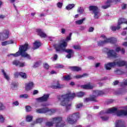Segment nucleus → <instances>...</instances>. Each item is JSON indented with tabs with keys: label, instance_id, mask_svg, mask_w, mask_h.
<instances>
[{
	"label": "nucleus",
	"instance_id": "obj_53",
	"mask_svg": "<svg viewBox=\"0 0 127 127\" xmlns=\"http://www.w3.org/2000/svg\"><path fill=\"white\" fill-rule=\"evenodd\" d=\"M14 76L15 78H18V76H20V72H16L14 73Z\"/></svg>",
	"mask_w": 127,
	"mask_h": 127
},
{
	"label": "nucleus",
	"instance_id": "obj_62",
	"mask_svg": "<svg viewBox=\"0 0 127 127\" xmlns=\"http://www.w3.org/2000/svg\"><path fill=\"white\" fill-rule=\"evenodd\" d=\"M39 93L38 90H34L33 92V95H37V94Z\"/></svg>",
	"mask_w": 127,
	"mask_h": 127
},
{
	"label": "nucleus",
	"instance_id": "obj_45",
	"mask_svg": "<svg viewBox=\"0 0 127 127\" xmlns=\"http://www.w3.org/2000/svg\"><path fill=\"white\" fill-rule=\"evenodd\" d=\"M20 98H23V99H27V98H28V95L21 94L20 95Z\"/></svg>",
	"mask_w": 127,
	"mask_h": 127
},
{
	"label": "nucleus",
	"instance_id": "obj_57",
	"mask_svg": "<svg viewBox=\"0 0 127 127\" xmlns=\"http://www.w3.org/2000/svg\"><path fill=\"white\" fill-rule=\"evenodd\" d=\"M111 29L112 30V31H116L117 30V27L112 26L111 27Z\"/></svg>",
	"mask_w": 127,
	"mask_h": 127
},
{
	"label": "nucleus",
	"instance_id": "obj_42",
	"mask_svg": "<svg viewBox=\"0 0 127 127\" xmlns=\"http://www.w3.org/2000/svg\"><path fill=\"white\" fill-rule=\"evenodd\" d=\"M111 3H108V1L106 2V5L102 6V8H104V9H106L108 7H110L111 6Z\"/></svg>",
	"mask_w": 127,
	"mask_h": 127
},
{
	"label": "nucleus",
	"instance_id": "obj_50",
	"mask_svg": "<svg viewBox=\"0 0 127 127\" xmlns=\"http://www.w3.org/2000/svg\"><path fill=\"white\" fill-rule=\"evenodd\" d=\"M62 5H63V2H59L57 3V6L59 7V8H61L62 7Z\"/></svg>",
	"mask_w": 127,
	"mask_h": 127
},
{
	"label": "nucleus",
	"instance_id": "obj_23",
	"mask_svg": "<svg viewBox=\"0 0 127 127\" xmlns=\"http://www.w3.org/2000/svg\"><path fill=\"white\" fill-rule=\"evenodd\" d=\"M69 69L72 71H74L75 72H79V71L82 70V68L79 66H70Z\"/></svg>",
	"mask_w": 127,
	"mask_h": 127
},
{
	"label": "nucleus",
	"instance_id": "obj_5",
	"mask_svg": "<svg viewBox=\"0 0 127 127\" xmlns=\"http://www.w3.org/2000/svg\"><path fill=\"white\" fill-rule=\"evenodd\" d=\"M106 94L105 90H95L93 92V94L89 98H85L84 99L85 103H88V102H96V98L99 96H103Z\"/></svg>",
	"mask_w": 127,
	"mask_h": 127
},
{
	"label": "nucleus",
	"instance_id": "obj_22",
	"mask_svg": "<svg viewBox=\"0 0 127 127\" xmlns=\"http://www.w3.org/2000/svg\"><path fill=\"white\" fill-rule=\"evenodd\" d=\"M1 72L3 74V76L4 79H5V80H6L7 81H9V80H10V77H9V75H8V74H7V73H6L3 69L1 70Z\"/></svg>",
	"mask_w": 127,
	"mask_h": 127
},
{
	"label": "nucleus",
	"instance_id": "obj_64",
	"mask_svg": "<svg viewBox=\"0 0 127 127\" xmlns=\"http://www.w3.org/2000/svg\"><path fill=\"white\" fill-rule=\"evenodd\" d=\"M13 105H14V106H18V105H19V103H18V101H15L13 102Z\"/></svg>",
	"mask_w": 127,
	"mask_h": 127
},
{
	"label": "nucleus",
	"instance_id": "obj_24",
	"mask_svg": "<svg viewBox=\"0 0 127 127\" xmlns=\"http://www.w3.org/2000/svg\"><path fill=\"white\" fill-rule=\"evenodd\" d=\"M13 43H14V42H13V40H11L10 41H6L2 42L1 45L2 46H5L6 45H8V44H13Z\"/></svg>",
	"mask_w": 127,
	"mask_h": 127
},
{
	"label": "nucleus",
	"instance_id": "obj_60",
	"mask_svg": "<svg viewBox=\"0 0 127 127\" xmlns=\"http://www.w3.org/2000/svg\"><path fill=\"white\" fill-rule=\"evenodd\" d=\"M77 11L79 12V13H83V10L80 7L78 9Z\"/></svg>",
	"mask_w": 127,
	"mask_h": 127
},
{
	"label": "nucleus",
	"instance_id": "obj_21",
	"mask_svg": "<svg viewBox=\"0 0 127 127\" xmlns=\"http://www.w3.org/2000/svg\"><path fill=\"white\" fill-rule=\"evenodd\" d=\"M41 45V44L40 43V42L36 41L34 43V47H33V50H35V49H38L40 47Z\"/></svg>",
	"mask_w": 127,
	"mask_h": 127
},
{
	"label": "nucleus",
	"instance_id": "obj_25",
	"mask_svg": "<svg viewBox=\"0 0 127 127\" xmlns=\"http://www.w3.org/2000/svg\"><path fill=\"white\" fill-rule=\"evenodd\" d=\"M53 88H54V89H62V88H64V86L57 82V84L53 85Z\"/></svg>",
	"mask_w": 127,
	"mask_h": 127
},
{
	"label": "nucleus",
	"instance_id": "obj_59",
	"mask_svg": "<svg viewBox=\"0 0 127 127\" xmlns=\"http://www.w3.org/2000/svg\"><path fill=\"white\" fill-rule=\"evenodd\" d=\"M101 65V63H96L95 64V68H98L99 67V66Z\"/></svg>",
	"mask_w": 127,
	"mask_h": 127
},
{
	"label": "nucleus",
	"instance_id": "obj_7",
	"mask_svg": "<svg viewBox=\"0 0 127 127\" xmlns=\"http://www.w3.org/2000/svg\"><path fill=\"white\" fill-rule=\"evenodd\" d=\"M55 127H63L65 126V123H62V117H57L52 118L51 119Z\"/></svg>",
	"mask_w": 127,
	"mask_h": 127
},
{
	"label": "nucleus",
	"instance_id": "obj_30",
	"mask_svg": "<svg viewBox=\"0 0 127 127\" xmlns=\"http://www.w3.org/2000/svg\"><path fill=\"white\" fill-rule=\"evenodd\" d=\"M20 76L22 79H27V74L26 73L23 72H20Z\"/></svg>",
	"mask_w": 127,
	"mask_h": 127
},
{
	"label": "nucleus",
	"instance_id": "obj_2",
	"mask_svg": "<svg viewBox=\"0 0 127 127\" xmlns=\"http://www.w3.org/2000/svg\"><path fill=\"white\" fill-rule=\"evenodd\" d=\"M76 97L75 93H68L66 94L61 96L59 98V101L60 102L61 106L63 107H65L66 111H69L72 103L70 102V99H74Z\"/></svg>",
	"mask_w": 127,
	"mask_h": 127
},
{
	"label": "nucleus",
	"instance_id": "obj_18",
	"mask_svg": "<svg viewBox=\"0 0 127 127\" xmlns=\"http://www.w3.org/2000/svg\"><path fill=\"white\" fill-rule=\"evenodd\" d=\"M36 32L37 33L38 35L40 36V37H46L47 35L46 34L42 31V30L40 29H37L36 30Z\"/></svg>",
	"mask_w": 127,
	"mask_h": 127
},
{
	"label": "nucleus",
	"instance_id": "obj_40",
	"mask_svg": "<svg viewBox=\"0 0 127 127\" xmlns=\"http://www.w3.org/2000/svg\"><path fill=\"white\" fill-rule=\"evenodd\" d=\"M41 64V62L40 61L35 62L33 65V68H37V67H39Z\"/></svg>",
	"mask_w": 127,
	"mask_h": 127
},
{
	"label": "nucleus",
	"instance_id": "obj_32",
	"mask_svg": "<svg viewBox=\"0 0 127 127\" xmlns=\"http://www.w3.org/2000/svg\"><path fill=\"white\" fill-rule=\"evenodd\" d=\"M47 113H49V115H53V114H55V113H56V109H49L47 108Z\"/></svg>",
	"mask_w": 127,
	"mask_h": 127
},
{
	"label": "nucleus",
	"instance_id": "obj_14",
	"mask_svg": "<svg viewBox=\"0 0 127 127\" xmlns=\"http://www.w3.org/2000/svg\"><path fill=\"white\" fill-rule=\"evenodd\" d=\"M116 62V66H118L119 67H122V66H126L127 64V62L125 61H119Z\"/></svg>",
	"mask_w": 127,
	"mask_h": 127
},
{
	"label": "nucleus",
	"instance_id": "obj_27",
	"mask_svg": "<svg viewBox=\"0 0 127 127\" xmlns=\"http://www.w3.org/2000/svg\"><path fill=\"white\" fill-rule=\"evenodd\" d=\"M8 35H9V32L8 31H6L4 33H2V39H6L8 38Z\"/></svg>",
	"mask_w": 127,
	"mask_h": 127
},
{
	"label": "nucleus",
	"instance_id": "obj_9",
	"mask_svg": "<svg viewBox=\"0 0 127 127\" xmlns=\"http://www.w3.org/2000/svg\"><path fill=\"white\" fill-rule=\"evenodd\" d=\"M106 53L108 58H118V54L114 50H110L109 49H105Z\"/></svg>",
	"mask_w": 127,
	"mask_h": 127
},
{
	"label": "nucleus",
	"instance_id": "obj_29",
	"mask_svg": "<svg viewBox=\"0 0 127 127\" xmlns=\"http://www.w3.org/2000/svg\"><path fill=\"white\" fill-rule=\"evenodd\" d=\"M85 20H86V18H83L82 19L75 21V23L76 24L80 25L81 24H82V23L84 22V21H85Z\"/></svg>",
	"mask_w": 127,
	"mask_h": 127
},
{
	"label": "nucleus",
	"instance_id": "obj_39",
	"mask_svg": "<svg viewBox=\"0 0 127 127\" xmlns=\"http://www.w3.org/2000/svg\"><path fill=\"white\" fill-rule=\"evenodd\" d=\"M6 108L3 103L0 102V111H4Z\"/></svg>",
	"mask_w": 127,
	"mask_h": 127
},
{
	"label": "nucleus",
	"instance_id": "obj_15",
	"mask_svg": "<svg viewBox=\"0 0 127 127\" xmlns=\"http://www.w3.org/2000/svg\"><path fill=\"white\" fill-rule=\"evenodd\" d=\"M48 111L47 108H37L36 109V113L37 114H46Z\"/></svg>",
	"mask_w": 127,
	"mask_h": 127
},
{
	"label": "nucleus",
	"instance_id": "obj_35",
	"mask_svg": "<svg viewBox=\"0 0 127 127\" xmlns=\"http://www.w3.org/2000/svg\"><path fill=\"white\" fill-rule=\"evenodd\" d=\"M71 79H72V78L70 75H66L63 76L62 78V80L63 81H69V80H71Z\"/></svg>",
	"mask_w": 127,
	"mask_h": 127
},
{
	"label": "nucleus",
	"instance_id": "obj_55",
	"mask_svg": "<svg viewBox=\"0 0 127 127\" xmlns=\"http://www.w3.org/2000/svg\"><path fill=\"white\" fill-rule=\"evenodd\" d=\"M61 33H62V34H65V33H66V29L62 28L61 29Z\"/></svg>",
	"mask_w": 127,
	"mask_h": 127
},
{
	"label": "nucleus",
	"instance_id": "obj_3",
	"mask_svg": "<svg viewBox=\"0 0 127 127\" xmlns=\"http://www.w3.org/2000/svg\"><path fill=\"white\" fill-rule=\"evenodd\" d=\"M28 48H29V45H28V43H26L24 45L20 46L17 52L15 54H10V56H12L13 57H18V56L21 55L22 57L27 58V59L30 60L31 59V57L26 53Z\"/></svg>",
	"mask_w": 127,
	"mask_h": 127
},
{
	"label": "nucleus",
	"instance_id": "obj_61",
	"mask_svg": "<svg viewBox=\"0 0 127 127\" xmlns=\"http://www.w3.org/2000/svg\"><path fill=\"white\" fill-rule=\"evenodd\" d=\"M127 4H123L122 6V9H126V8H127Z\"/></svg>",
	"mask_w": 127,
	"mask_h": 127
},
{
	"label": "nucleus",
	"instance_id": "obj_37",
	"mask_svg": "<svg viewBox=\"0 0 127 127\" xmlns=\"http://www.w3.org/2000/svg\"><path fill=\"white\" fill-rule=\"evenodd\" d=\"M46 127H53L54 126V124H53V122H52V120H51V122L48 121L46 123Z\"/></svg>",
	"mask_w": 127,
	"mask_h": 127
},
{
	"label": "nucleus",
	"instance_id": "obj_48",
	"mask_svg": "<svg viewBox=\"0 0 127 127\" xmlns=\"http://www.w3.org/2000/svg\"><path fill=\"white\" fill-rule=\"evenodd\" d=\"M64 67V66H63V65L62 64H57L55 66V68H56V69H61V68H63Z\"/></svg>",
	"mask_w": 127,
	"mask_h": 127
},
{
	"label": "nucleus",
	"instance_id": "obj_44",
	"mask_svg": "<svg viewBox=\"0 0 127 127\" xmlns=\"http://www.w3.org/2000/svg\"><path fill=\"white\" fill-rule=\"evenodd\" d=\"M26 112H31L32 110V108L29 106H27L25 107Z\"/></svg>",
	"mask_w": 127,
	"mask_h": 127
},
{
	"label": "nucleus",
	"instance_id": "obj_43",
	"mask_svg": "<svg viewBox=\"0 0 127 127\" xmlns=\"http://www.w3.org/2000/svg\"><path fill=\"white\" fill-rule=\"evenodd\" d=\"M5 119H4V117L2 115L0 114V123L1 124H3L4 123V120Z\"/></svg>",
	"mask_w": 127,
	"mask_h": 127
},
{
	"label": "nucleus",
	"instance_id": "obj_1",
	"mask_svg": "<svg viewBox=\"0 0 127 127\" xmlns=\"http://www.w3.org/2000/svg\"><path fill=\"white\" fill-rule=\"evenodd\" d=\"M68 44L67 42L64 40H61L58 44L54 45V47L58 52H65L68 54L66 56V58L70 59L72 56L74 54V51L72 49H66V46Z\"/></svg>",
	"mask_w": 127,
	"mask_h": 127
},
{
	"label": "nucleus",
	"instance_id": "obj_52",
	"mask_svg": "<svg viewBox=\"0 0 127 127\" xmlns=\"http://www.w3.org/2000/svg\"><path fill=\"white\" fill-rule=\"evenodd\" d=\"M58 58V55H57V54L54 55V57H53V61H56Z\"/></svg>",
	"mask_w": 127,
	"mask_h": 127
},
{
	"label": "nucleus",
	"instance_id": "obj_11",
	"mask_svg": "<svg viewBox=\"0 0 127 127\" xmlns=\"http://www.w3.org/2000/svg\"><path fill=\"white\" fill-rule=\"evenodd\" d=\"M49 98V94H44L42 97L36 99L37 102H46Z\"/></svg>",
	"mask_w": 127,
	"mask_h": 127
},
{
	"label": "nucleus",
	"instance_id": "obj_51",
	"mask_svg": "<svg viewBox=\"0 0 127 127\" xmlns=\"http://www.w3.org/2000/svg\"><path fill=\"white\" fill-rule=\"evenodd\" d=\"M115 74H116L117 75H120V74H121V70L118 69H116L115 71H114Z\"/></svg>",
	"mask_w": 127,
	"mask_h": 127
},
{
	"label": "nucleus",
	"instance_id": "obj_34",
	"mask_svg": "<svg viewBox=\"0 0 127 127\" xmlns=\"http://www.w3.org/2000/svg\"><path fill=\"white\" fill-rule=\"evenodd\" d=\"M75 7V4H69L65 7V8L67 10H70V9H72L73 8V7Z\"/></svg>",
	"mask_w": 127,
	"mask_h": 127
},
{
	"label": "nucleus",
	"instance_id": "obj_41",
	"mask_svg": "<svg viewBox=\"0 0 127 127\" xmlns=\"http://www.w3.org/2000/svg\"><path fill=\"white\" fill-rule=\"evenodd\" d=\"M120 1H121V0H108L107 3H112V2L117 3V2H120Z\"/></svg>",
	"mask_w": 127,
	"mask_h": 127
},
{
	"label": "nucleus",
	"instance_id": "obj_54",
	"mask_svg": "<svg viewBox=\"0 0 127 127\" xmlns=\"http://www.w3.org/2000/svg\"><path fill=\"white\" fill-rule=\"evenodd\" d=\"M121 47H117L116 48H115V52H117L118 53V52L119 51H121Z\"/></svg>",
	"mask_w": 127,
	"mask_h": 127
},
{
	"label": "nucleus",
	"instance_id": "obj_56",
	"mask_svg": "<svg viewBox=\"0 0 127 127\" xmlns=\"http://www.w3.org/2000/svg\"><path fill=\"white\" fill-rule=\"evenodd\" d=\"M44 66L45 69H49V65H48V64H47V63H45Z\"/></svg>",
	"mask_w": 127,
	"mask_h": 127
},
{
	"label": "nucleus",
	"instance_id": "obj_28",
	"mask_svg": "<svg viewBox=\"0 0 127 127\" xmlns=\"http://www.w3.org/2000/svg\"><path fill=\"white\" fill-rule=\"evenodd\" d=\"M123 23H125L126 24H127V20L126 18H121L118 20L119 24H123Z\"/></svg>",
	"mask_w": 127,
	"mask_h": 127
},
{
	"label": "nucleus",
	"instance_id": "obj_19",
	"mask_svg": "<svg viewBox=\"0 0 127 127\" xmlns=\"http://www.w3.org/2000/svg\"><path fill=\"white\" fill-rule=\"evenodd\" d=\"M33 87H34V83L33 82H30L26 85L25 89L27 91H29Z\"/></svg>",
	"mask_w": 127,
	"mask_h": 127
},
{
	"label": "nucleus",
	"instance_id": "obj_16",
	"mask_svg": "<svg viewBox=\"0 0 127 127\" xmlns=\"http://www.w3.org/2000/svg\"><path fill=\"white\" fill-rule=\"evenodd\" d=\"M95 87V85L92 83H89L87 84L81 85V88L82 89H93Z\"/></svg>",
	"mask_w": 127,
	"mask_h": 127
},
{
	"label": "nucleus",
	"instance_id": "obj_31",
	"mask_svg": "<svg viewBox=\"0 0 127 127\" xmlns=\"http://www.w3.org/2000/svg\"><path fill=\"white\" fill-rule=\"evenodd\" d=\"M12 90H16L17 88V83L16 82H12L10 85Z\"/></svg>",
	"mask_w": 127,
	"mask_h": 127
},
{
	"label": "nucleus",
	"instance_id": "obj_38",
	"mask_svg": "<svg viewBox=\"0 0 127 127\" xmlns=\"http://www.w3.org/2000/svg\"><path fill=\"white\" fill-rule=\"evenodd\" d=\"M72 36V33H70L69 35L68 36H67L65 40L64 39H61V40H64L65 41V42H66V43H67V42L68 41H70V40H71V37Z\"/></svg>",
	"mask_w": 127,
	"mask_h": 127
},
{
	"label": "nucleus",
	"instance_id": "obj_17",
	"mask_svg": "<svg viewBox=\"0 0 127 127\" xmlns=\"http://www.w3.org/2000/svg\"><path fill=\"white\" fill-rule=\"evenodd\" d=\"M13 65H15V66H19V67H24L25 64L24 63H21L19 61H14L13 62Z\"/></svg>",
	"mask_w": 127,
	"mask_h": 127
},
{
	"label": "nucleus",
	"instance_id": "obj_47",
	"mask_svg": "<svg viewBox=\"0 0 127 127\" xmlns=\"http://www.w3.org/2000/svg\"><path fill=\"white\" fill-rule=\"evenodd\" d=\"M73 47L75 50H80L81 49V46H80L79 45H75L73 46Z\"/></svg>",
	"mask_w": 127,
	"mask_h": 127
},
{
	"label": "nucleus",
	"instance_id": "obj_63",
	"mask_svg": "<svg viewBox=\"0 0 127 127\" xmlns=\"http://www.w3.org/2000/svg\"><path fill=\"white\" fill-rule=\"evenodd\" d=\"M122 86H124V85L125 86H127V79H126L125 81H124V83H122Z\"/></svg>",
	"mask_w": 127,
	"mask_h": 127
},
{
	"label": "nucleus",
	"instance_id": "obj_20",
	"mask_svg": "<svg viewBox=\"0 0 127 127\" xmlns=\"http://www.w3.org/2000/svg\"><path fill=\"white\" fill-rule=\"evenodd\" d=\"M106 40L107 41V43L114 44L117 42V38H106Z\"/></svg>",
	"mask_w": 127,
	"mask_h": 127
},
{
	"label": "nucleus",
	"instance_id": "obj_26",
	"mask_svg": "<svg viewBox=\"0 0 127 127\" xmlns=\"http://www.w3.org/2000/svg\"><path fill=\"white\" fill-rule=\"evenodd\" d=\"M43 122V118H39L36 120L35 122L31 124L32 126H34L35 124H41Z\"/></svg>",
	"mask_w": 127,
	"mask_h": 127
},
{
	"label": "nucleus",
	"instance_id": "obj_58",
	"mask_svg": "<svg viewBox=\"0 0 127 127\" xmlns=\"http://www.w3.org/2000/svg\"><path fill=\"white\" fill-rule=\"evenodd\" d=\"M101 119H102V121H108L109 117H101Z\"/></svg>",
	"mask_w": 127,
	"mask_h": 127
},
{
	"label": "nucleus",
	"instance_id": "obj_8",
	"mask_svg": "<svg viewBox=\"0 0 127 127\" xmlns=\"http://www.w3.org/2000/svg\"><path fill=\"white\" fill-rule=\"evenodd\" d=\"M89 10L93 11L94 18H99L101 16V14L99 11V8H98V7L96 6H90Z\"/></svg>",
	"mask_w": 127,
	"mask_h": 127
},
{
	"label": "nucleus",
	"instance_id": "obj_46",
	"mask_svg": "<svg viewBox=\"0 0 127 127\" xmlns=\"http://www.w3.org/2000/svg\"><path fill=\"white\" fill-rule=\"evenodd\" d=\"M84 95H85V93L82 92H78L77 93V97H83V96H84Z\"/></svg>",
	"mask_w": 127,
	"mask_h": 127
},
{
	"label": "nucleus",
	"instance_id": "obj_4",
	"mask_svg": "<svg viewBox=\"0 0 127 127\" xmlns=\"http://www.w3.org/2000/svg\"><path fill=\"white\" fill-rule=\"evenodd\" d=\"M105 114H115L118 117H122L127 116V110H120L118 108L113 107L108 109L106 112H100L99 115H105Z\"/></svg>",
	"mask_w": 127,
	"mask_h": 127
},
{
	"label": "nucleus",
	"instance_id": "obj_36",
	"mask_svg": "<svg viewBox=\"0 0 127 127\" xmlns=\"http://www.w3.org/2000/svg\"><path fill=\"white\" fill-rule=\"evenodd\" d=\"M32 119H33V116L31 115H28L26 117V121L28 122H30L32 121Z\"/></svg>",
	"mask_w": 127,
	"mask_h": 127
},
{
	"label": "nucleus",
	"instance_id": "obj_49",
	"mask_svg": "<svg viewBox=\"0 0 127 127\" xmlns=\"http://www.w3.org/2000/svg\"><path fill=\"white\" fill-rule=\"evenodd\" d=\"M82 107H83V104L82 103H79L76 105V109H80V108H82Z\"/></svg>",
	"mask_w": 127,
	"mask_h": 127
},
{
	"label": "nucleus",
	"instance_id": "obj_10",
	"mask_svg": "<svg viewBox=\"0 0 127 127\" xmlns=\"http://www.w3.org/2000/svg\"><path fill=\"white\" fill-rule=\"evenodd\" d=\"M100 38L104 39V40L97 42L98 46H103V45H105V44H107V43H108L107 37H106L105 35H101L100 36Z\"/></svg>",
	"mask_w": 127,
	"mask_h": 127
},
{
	"label": "nucleus",
	"instance_id": "obj_12",
	"mask_svg": "<svg viewBox=\"0 0 127 127\" xmlns=\"http://www.w3.org/2000/svg\"><path fill=\"white\" fill-rule=\"evenodd\" d=\"M115 66H116V62L114 61L106 64L104 65V67L106 70H111V69L115 67Z\"/></svg>",
	"mask_w": 127,
	"mask_h": 127
},
{
	"label": "nucleus",
	"instance_id": "obj_13",
	"mask_svg": "<svg viewBox=\"0 0 127 127\" xmlns=\"http://www.w3.org/2000/svg\"><path fill=\"white\" fill-rule=\"evenodd\" d=\"M115 127H126L125 122L122 120H117L115 122Z\"/></svg>",
	"mask_w": 127,
	"mask_h": 127
},
{
	"label": "nucleus",
	"instance_id": "obj_6",
	"mask_svg": "<svg viewBox=\"0 0 127 127\" xmlns=\"http://www.w3.org/2000/svg\"><path fill=\"white\" fill-rule=\"evenodd\" d=\"M80 118V114L79 113H74L67 117V122L68 124L71 125H73V124H76L77 120Z\"/></svg>",
	"mask_w": 127,
	"mask_h": 127
},
{
	"label": "nucleus",
	"instance_id": "obj_33",
	"mask_svg": "<svg viewBox=\"0 0 127 127\" xmlns=\"http://www.w3.org/2000/svg\"><path fill=\"white\" fill-rule=\"evenodd\" d=\"M86 76H88V74H87L86 73H84L82 75H75L74 76V78H75V79H81V78H84V77H86Z\"/></svg>",
	"mask_w": 127,
	"mask_h": 127
}]
</instances>
